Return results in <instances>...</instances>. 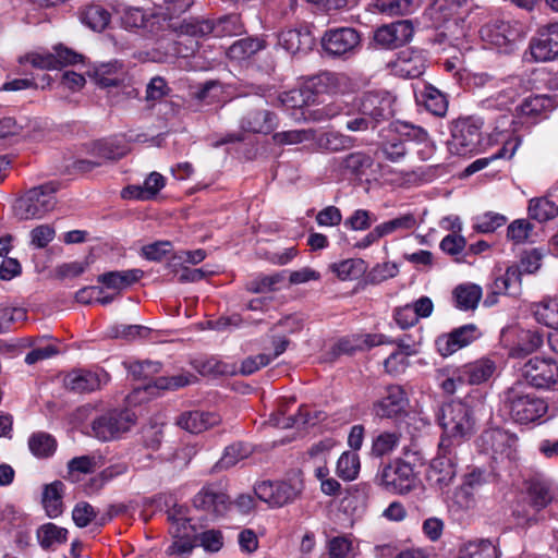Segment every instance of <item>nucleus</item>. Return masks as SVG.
<instances>
[{
	"label": "nucleus",
	"mask_w": 558,
	"mask_h": 558,
	"mask_svg": "<svg viewBox=\"0 0 558 558\" xmlns=\"http://www.w3.org/2000/svg\"><path fill=\"white\" fill-rule=\"evenodd\" d=\"M136 416L130 409H114L96 417L92 424L94 436L101 441L119 438L135 424Z\"/></svg>",
	"instance_id": "obj_8"
},
{
	"label": "nucleus",
	"mask_w": 558,
	"mask_h": 558,
	"mask_svg": "<svg viewBox=\"0 0 558 558\" xmlns=\"http://www.w3.org/2000/svg\"><path fill=\"white\" fill-rule=\"evenodd\" d=\"M252 450L250 446L243 442H234L226 447L225 452L216 466L219 469H228L235 465L240 460L247 458Z\"/></svg>",
	"instance_id": "obj_50"
},
{
	"label": "nucleus",
	"mask_w": 558,
	"mask_h": 558,
	"mask_svg": "<svg viewBox=\"0 0 558 558\" xmlns=\"http://www.w3.org/2000/svg\"><path fill=\"white\" fill-rule=\"evenodd\" d=\"M529 215L539 222L547 221L558 215V206L546 197L533 198L529 204Z\"/></svg>",
	"instance_id": "obj_48"
},
{
	"label": "nucleus",
	"mask_w": 558,
	"mask_h": 558,
	"mask_svg": "<svg viewBox=\"0 0 558 558\" xmlns=\"http://www.w3.org/2000/svg\"><path fill=\"white\" fill-rule=\"evenodd\" d=\"M315 39L308 29L291 28L279 33L278 45L291 54L306 53L312 50Z\"/></svg>",
	"instance_id": "obj_27"
},
{
	"label": "nucleus",
	"mask_w": 558,
	"mask_h": 558,
	"mask_svg": "<svg viewBox=\"0 0 558 558\" xmlns=\"http://www.w3.org/2000/svg\"><path fill=\"white\" fill-rule=\"evenodd\" d=\"M535 319L553 329H558V300L549 299L535 305Z\"/></svg>",
	"instance_id": "obj_47"
},
{
	"label": "nucleus",
	"mask_w": 558,
	"mask_h": 558,
	"mask_svg": "<svg viewBox=\"0 0 558 558\" xmlns=\"http://www.w3.org/2000/svg\"><path fill=\"white\" fill-rule=\"evenodd\" d=\"M361 469L360 457L354 451H344L337 461L336 474L343 481H354Z\"/></svg>",
	"instance_id": "obj_45"
},
{
	"label": "nucleus",
	"mask_w": 558,
	"mask_h": 558,
	"mask_svg": "<svg viewBox=\"0 0 558 558\" xmlns=\"http://www.w3.org/2000/svg\"><path fill=\"white\" fill-rule=\"evenodd\" d=\"M548 411L545 399L535 392L527 391L521 383L507 388L499 395L497 414L504 418H511L519 424L539 422Z\"/></svg>",
	"instance_id": "obj_2"
},
{
	"label": "nucleus",
	"mask_w": 558,
	"mask_h": 558,
	"mask_svg": "<svg viewBox=\"0 0 558 558\" xmlns=\"http://www.w3.org/2000/svg\"><path fill=\"white\" fill-rule=\"evenodd\" d=\"M338 165L343 173L361 179L366 175L367 170L372 168L374 159L365 151H353L341 157Z\"/></svg>",
	"instance_id": "obj_33"
},
{
	"label": "nucleus",
	"mask_w": 558,
	"mask_h": 558,
	"mask_svg": "<svg viewBox=\"0 0 558 558\" xmlns=\"http://www.w3.org/2000/svg\"><path fill=\"white\" fill-rule=\"evenodd\" d=\"M213 33L216 37L239 36L245 32L240 14L231 13L211 20Z\"/></svg>",
	"instance_id": "obj_43"
},
{
	"label": "nucleus",
	"mask_w": 558,
	"mask_h": 558,
	"mask_svg": "<svg viewBox=\"0 0 558 558\" xmlns=\"http://www.w3.org/2000/svg\"><path fill=\"white\" fill-rule=\"evenodd\" d=\"M413 32L411 21L399 20L377 27L374 32L373 40L381 49L392 50L409 43Z\"/></svg>",
	"instance_id": "obj_16"
},
{
	"label": "nucleus",
	"mask_w": 558,
	"mask_h": 558,
	"mask_svg": "<svg viewBox=\"0 0 558 558\" xmlns=\"http://www.w3.org/2000/svg\"><path fill=\"white\" fill-rule=\"evenodd\" d=\"M330 268L340 280H353L363 276L367 266L362 258H349L331 264Z\"/></svg>",
	"instance_id": "obj_44"
},
{
	"label": "nucleus",
	"mask_w": 558,
	"mask_h": 558,
	"mask_svg": "<svg viewBox=\"0 0 558 558\" xmlns=\"http://www.w3.org/2000/svg\"><path fill=\"white\" fill-rule=\"evenodd\" d=\"M193 366L203 376L229 374L228 365L213 357L207 360H196L193 362Z\"/></svg>",
	"instance_id": "obj_60"
},
{
	"label": "nucleus",
	"mask_w": 558,
	"mask_h": 558,
	"mask_svg": "<svg viewBox=\"0 0 558 558\" xmlns=\"http://www.w3.org/2000/svg\"><path fill=\"white\" fill-rule=\"evenodd\" d=\"M58 190L59 184L56 182H48L31 189L15 201L13 206L15 216L21 220L40 219L54 208V193Z\"/></svg>",
	"instance_id": "obj_4"
},
{
	"label": "nucleus",
	"mask_w": 558,
	"mask_h": 558,
	"mask_svg": "<svg viewBox=\"0 0 558 558\" xmlns=\"http://www.w3.org/2000/svg\"><path fill=\"white\" fill-rule=\"evenodd\" d=\"M530 51L535 61L555 60L558 57V23L538 29L530 41Z\"/></svg>",
	"instance_id": "obj_18"
},
{
	"label": "nucleus",
	"mask_w": 558,
	"mask_h": 558,
	"mask_svg": "<svg viewBox=\"0 0 558 558\" xmlns=\"http://www.w3.org/2000/svg\"><path fill=\"white\" fill-rule=\"evenodd\" d=\"M409 398L402 386L397 384L384 388L383 396L372 405V412L379 418L400 420L408 415Z\"/></svg>",
	"instance_id": "obj_11"
},
{
	"label": "nucleus",
	"mask_w": 558,
	"mask_h": 558,
	"mask_svg": "<svg viewBox=\"0 0 558 558\" xmlns=\"http://www.w3.org/2000/svg\"><path fill=\"white\" fill-rule=\"evenodd\" d=\"M179 526L173 532V537L177 538L166 550L167 555H189L192 553L195 544L191 541L189 534L183 533Z\"/></svg>",
	"instance_id": "obj_57"
},
{
	"label": "nucleus",
	"mask_w": 558,
	"mask_h": 558,
	"mask_svg": "<svg viewBox=\"0 0 558 558\" xmlns=\"http://www.w3.org/2000/svg\"><path fill=\"white\" fill-rule=\"evenodd\" d=\"M488 379V359L483 357L464 365L458 373V381L469 385H481Z\"/></svg>",
	"instance_id": "obj_42"
},
{
	"label": "nucleus",
	"mask_w": 558,
	"mask_h": 558,
	"mask_svg": "<svg viewBox=\"0 0 558 558\" xmlns=\"http://www.w3.org/2000/svg\"><path fill=\"white\" fill-rule=\"evenodd\" d=\"M465 2L466 0H434L430 10L433 14H438L439 19L449 20L458 14Z\"/></svg>",
	"instance_id": "obj_61"
},
{
	"label": "nucleus",
	"mask_w": 558,
	"mask_h": 558,
	"mask_svg": "<svg viewBox=\"0 0 558 558\" xmlns=\"http://www.w3.org/2000/svg\"><path fill=\"white\" fill-rule=\"evenodd\" d=\"M173 34L178 36H190L202 38L213 33L211 20L201 16H190L180 19V15L173 16Z\"/></svg>",
	"instance_id": "obj_29"
},
{
	"label": "nucleus",
	"mask_w": 558,
	"mask_h": 558,
	"mask_svg": "<svg viewBox=\"0 0 558 558\" xmlns=\"http://www.w3.org/2000/svg\"><path fill=\"white\" fill-rule=\"evenodd\" d=\"M93 77L96 84L101 88L119 87L124 81L122 64L117 61L101 64L95 69Z\"/></svg>",
	"instance_id": "obj_39"
},
{
	"label": "nucleus",
	"mask_w": 558,
	"mask_h": 558,
	"mask_svg": "<svg viewBox=\"0 0 558 558\" xmlns=\"http://www.w3.org/2000/svg\"><path fill=\"white\" fill-rule=\"evenodd\" d=\"M518 437L500 428H490V447L494 451L493 460L507 469L517 459Z\"/></svg>",
	"instance_id": "obj_22"
},
{
	"label": "nucleus",
	"mask_w": 558,
	"mask_h": 558,
	"mask_svg": "<svg viewBox=\"0 0 558 558\" xmlns=\"http://www.w3.org/2000/svg\"><path fill=\"white\" fill-rule=\"evenodd\" d=\"M37 539L45 550H54L58 545L68 541V530L53 523H46L38 527Z\"/></svg>",
	"instance_id": "obj_41"
},
{
	"label": "nucleus",
	"mask_w": 558,
	"mask_h": 558,
	"mask_svg": "<svg viewBox=\"0 0 558 558\" xmlns=\"http://www.w3.org/2000/svg\"><path fill=\"white\" fill-rule=\"evenodd\" d=\"M361 41V34L355 28L336 27L324 33L320 45L328 57L349 59L357 53Z\"/></svg>",
	"instance_id": "obj_7"
},
{
	"label": "nucleus",
	"mask_w": 558,
	"mask_h": 558,
	"mask_svg": "<svg viewBox=\"0 0 558 558\" xmlns=\"http://www.w3.org/2000/svg\"><path fill=\"white\" fill-rule=\"evenodd\" d=\"M28 447L36 457L48 458L54 452L57 441L47 433H36L29 437Z\"/></svg>",
	"instance_id": "obj_49"
},
{
	"label": "nucleus",
	"mask_w": 558,
	"mask_h": 558,
	"mask_svg": "<svg viewBox=\"0 0 558 558\" xmlns=\"http://www.w3.org/2000/svg\"><path fill=\"white\" fill-rule=\"evenodd\" d=\"M526 499L536 511L547 507L553 500L550 484L543 477L534 476L524 483Z\"/></svg>",
	"instance_id": "obj_30"
},
{
	"label": "nucleus",
	"mask_w": 558,
	"mask_h": 558,
	"mask_svg": "<svg viewBox=\"0 0 558 558\" xmlns=\"http://www.w3.org/2000/svg\"><path fill=\"white\" fill-rule=\"evenodd\" d=\"M53 58L57 61L56 62V69H60L66 65H73L78 62H82L84 57L83 54L74 51L73 49L62 45L58 44L53 46Z\"/></svg>",
	"instance_id": "obj_58"
},
{
	"label": "nucleus",
	"mask_w": 558,
	"mask_h": 558,
	"mask_svg": "<svg viewBox=\"0 0 558 558\" xmlns=\"http://www.w3.org/2000/svg\"><path fill=\"white\" fill-rule=\"evenodd\" d=\"M149 333V328L142 325H114L110 327L108 336L114 339L134 340L144 338Z\"/></svg>",
	"instance_id": "obj_54"
},
{
	"label": "nucleus",
	"mask_w": 558,
	"mask_h": 558,
	"mask_svg": "<svg viewBox=\"0 0 558 558\" xmlns=\"http://www.w3.org/2000/svg\"><path fill=\"white\" fill-rule=\"evenodd\" d=\"M514 117L513 114L502 113L495 118L496 125L494 132L497 135L507 134V138L502 142V146L490 155V161L504 158L510 159L514 155L520 144L517 137H512Z\"/></svg>",
	"instance_id": "obj_26"
},
{
	"label": "nucleus",
	"mask_w": 558,
	"mask_h": 558,
	"mask_svg": "<svg viewBox=\"0 0 558 558\" xmlns=\"http://www.w3.org/2000/svg\"><path fill=\"white\" fill-rule=\"evenodd\" d=\"M501 344L512 357H523L536 351L543 343V336L536 330L507 327L500 332Z\"/></svg>",
	"instance_id": "obj_13"
},
{
	"label": "nucleus",
	"mask_w": 558,
	"mask_h": 558,
	"mask_svg": "<svg viewBox=\"0 0 558 558\" xmlns=\"http://www.w3.org/2000/svg\"><path fill=\"white\" fill-rule=\"evenodd\" d=\"M144 276L141 269H129L122 271H108L98 276L97 281L108 289L124 290Z\"/></svg>",
	"instance_id": "obj_35"
},
{
	"label": "nucleus",
	"mask_w": 558,
	"mask_h": 558,
	"mask_svg": "<svg viewBox=\"0 0 558 558\" xmlns=\"http://www.w3.org/2000/svg\"><path fill=\"white\" fill-rule=\"evenodd\" d=\"M483 296V290L475 283H460L452 290V301L460 311H474Z\"/></svg>",
	"instance_id": "obj_31"
},
{
	"label": "nucleus",
	"mask_w": 558,
	"mask_h": 558,
	"mask_svg": "<svg viewBox=\"0 0 558 558\" xmlns=\"http://www.w3.org/2000/svg\"><path fill=\"white\" fill-rule=\"evenodd\" d=\"M72 519L76 526L85 527L96 519V511L90 504L81 501L75 505L72 511Z\"/></svg>",
	"instance_id": "obj_64"
},
{
	"label": "nucleus",
	"mask_w": 558,
	"mask_h": 558,
	"mask_svg": "<svg viewBox=\"0 0 558 558\" xmlns=\"http://www.w3.org/2000/svg\"><path fill=\"white\" fill-rule=\"evenodd\" d=\"M523 36L524 27L518 21L495 17L490 23V49L495 48L499 53H512Z\"/></svg>",
	"instance_id": "obj_12"
},
{
	"label": "nucleus",
	"mask_w": 558,
	"mask_h": 558,
	"mask_svg": "<svg viewBox=\"0 0 558 558\" xmlns=\"http://www.w3.org/2000/svg\"><path fill=\"white\" fill-rule=\"evenodd\" d=\"M393 98L387 92H368L357 101L359 112L377 128L393 117Z\"/></svg>",
	"instance_id": "obj_14"
},
{
	"label": "nucleus",
	"mask_w": 558,
	"mask_h": 558,
	"mask_svg": "<svg viewBox=\"0 0 558 558\" xmlns=\"http://www.w3.org/2000/svg\"><path fill=\"white\" fill-rule=\"evenodd\" d=\"M521 371L525 381L535 388H549L558 383V362L553 359H531Z\"/></svg>",
	"instance_id": "obj_15"
},
{
	"label": "nucleus",
	"mask_w": 558,
	"mask_h": 558,
	"mask_svg": "<svg viewBox=\"0 0 558 558\" xmlns=\"http://www.w3.org/2000/svg\"><path fill=\"white\" fill-rule=\"evenodd\" d=\"M124 366L134 380H148L161 369L160 362L148 360L124 363Z\"/></svg>",
	"instance_id": "obj_51"
},
{
	"label": "nucleus",
	"mask_w": 558,
	"mask_h": 558,
	"mask_svg": "<svg viewBox=\"0 0 558 558\" xmlns=\"http://www.w3.org/2000/svg\"><path fill=\"white\" fill-rule=\"evenodd\" d=\"M165 186V178L158 172H151L143 185H128L121 192L124 199L150 201Z\"/></svg>",
	"instance_id": "obj_28"
},
{
	"label": "nucleus",
	"mask_w": 558,
	"mask_h": 558,
	"mask_svg": "<svg viewBox=\"0 0 558 558\" xmlns=\"http://www.w3.org/2000/svg\"><path fill=\"white\" fill-rule=\"evenodd\" d=\"M196 377L192 374H178L172 376H160L154 379V388L160 390H175L193 383Z\"/></svg>",
	"instance_id": "obj_55"
},
{
	"label": "nucleus",
	"mask_w": 558,
	"mask_h": 558,
	"mask_svg": "<svg viewBox=\"0 0 558 558\" xmlns=\"http://www.w3.org/2000/svg\"><path fill=\"white\" fill-rule=\"evenodd\" d=\"M494 94L490 99H494L496 107L501 110L509 104H512L522 89V80L519 76H509L500 80L494 85Z\"/></svg>",
	"instance_id": "obj_34"
},
{
	"label": "nucleus",
	"mask_w": 558,
	"mask_h": 558,
	"mask_svg": "<svg viewBox=\"0 0 558 558\" xmlns=\"http://www.w3.org/2000/svg\"><path fill=\"white\" fill-rule=\"evenodd\" d=\"M401 435L396 432H384L374 438L372 445V454L383 457L391 452L400 440Z\"/></svg>",
	"instance_id": "obj_53"
},
{
	"label": "nucleus",
	"mask_w": 558,
	"mask_h": 558,
	"mask_svg": "<svg viewBox=\"0 0 558 558\" xmlns=\"http://www.w3.org/2000/svg\"><path fill=\"white\" fill-rule=\"evenodd\" d=\"M308 94H344L351 85L348 75L331 71H322L306 81Z\"/></svg>",
	"instance_id": "obj_19"
},
{
	"label": "nucleus",
	"mask_w": 558,
	"mask_h": 558,
	"mask_svg": "<svg viewBox=\"0 0 558 558\" xmlns=\"http://www.w3.org/2000/svg\"><path fill=\"white\" fill-rule=\"evenodd\" d=\"M87 153L104 160L117 161L128 154V147L114 138H102L87 145Z\"/></svg>",
	"instance_id": "obj_32"
},
{
	"label": "nucleus",
	"mask_w": 558,
	"mask_h": 558,
	"mask_svg": "<svg viewBox=\"0 0 558 558\" xmlns=\"http://www.w3.org/2000/svg\"><path fill=\"white\" fill-rule=\"evenodd\" d=\"M481 336L477 326L468 324L459 328H454L448 335L438 337L436 345L438 352L442 356H448L456 351L469 345Z\"/></svg>",
	"instance_id": "obj_21"
},
{
	"label": "nucleus",
	"mask_w": 558,
	"mask_h": 558,
	"mask_svg": "<svg viewBox=\"0 0 558 558\" xmlns=\"http://www.w3.org/2000/svg\"><path fill=\"white\" fill-rule=\"evenodd\" d=\"M220 423L219 414L199 410L182 412L177 418V425L191 434L203 433Z\"/></svg>",
	"instance_id": "obj_25"
},
{
	"label": "nucleus",
	"mask_w": 558,
	"mask_h": 558,
	"mask_svg": "<svg viewBox=\"0 0 558 558\" xmlns=\"http://www.w3.org/2000/svg\"><path fill=\"white\" fill-rule=\"evenodd\" d=\"M376 480L387 490L403 495L414 489L416 475L411 463L397 459L385 465Z\"/></svg>",
	"instance_id": "obj_9"
},
{
	"label": "nucleus",
	"mask_w": 558,
	"mask_h": 558,
	"mask_svg": "<svg viewBox=\"0 0 558 558\" xmlns=\"http://www.w3.org/2000/svg\"><path fill=\"white\" fill-rule=\"evenodd\" d=\"M193 507L197 510L210 513L214 517H222L229 509L230 498L215 483L207 484L193 497Z\"/></svg>",
	"instance_id": "obj_17"
},
{
	"label": "nucleus",
	"mask_w": 558,
	"mask_h": 558,
	"mask_svg": "<svg viewBox=\"0 0 558 558\" xmlns=\"http://www.w3.org/2000/svg\"><path fill=\"white\" fill-rule=\"evenodd\" d=\"M425 108L435 116L442 117L448 109L446 96L436 87L427 85L422 92Z\"/></svg>",
	"instance_id": "obj_46"
},
{
	"label": "nucleus",
	"mask_w": 558,
	"mask_h": 558,
	"mask_svg": "<svg viewBox=\"0 0 558 558\" xmlns=\"http://www.w3.org/2000/svg\"><path fill=\"white\" fill-rule=\"evenodd\" d=\"M135 14L141 19V26L157 38H163L167 33H173V16H169L165 12L153 14L146 19L143 12L136 9Z\"/></svg>",
	"instance_id": "obj_36"
},
{
	"label": "nucleus",
	"mask_w": 558,
	"mask_h": 558,
	"mask_svg": "<svg viewBox=\"0 0 558 558\" xmlns=\"http://www.w3.org/2000/svg\"><path fill=\"white\" fill-rule=\"evenodd\" d=\"M266 47L264 39L258 37H245L234 41L228 49L227 54L232 60H245L253 57Z\"/></svg>",
	"instance_id": "obj_40"
},
{
	"label": "nucleus",
	"mask_w": 558,
	"mask_h": 558,
	"mask_svg": "<svg viewBox=\"0 0 558 558\" xmlns=\"http://www.w3.org/2000/svg\"><path fill=\"white\" fill-rule=\"evenodd\" d=\"M399 269L395 263H383L376 265L367 275V282L372 284L380 283L389 278H393L398 275Z\"/></svg>",
	"instance_id": "obj_62"
},
{
	"label": "nucleus",
	"mask_w": 558,
	"mask_h": 558,
	"mask_svg": "<svg viewBox=\"0 0 558 558\" xmlns=\"http://www.w3.org/2000/svg\"><path fill=\"white\" fill-rule=\"evenodd\" d=\"M109 379L107 373L92 372L88 369H73L64 376V387L75 393L92 392L106 384Z\"/></svg>",
	"instance_id": "obj_23"
},
{
	"label": "nucleus",
	"mask_w": 558,
	"mask_h": 558,
	"mask_svg": "<svg viewBox=\"0 0 558 558\" xmlns=\"http://www.w3.org/2000/svg\"><path fill=\"white\" fill-rule=\"evenodd\" d=\"M350 137L336 132H327L319 138L320 147L329 151H340L351 145Z\"/></svg>",
	"instance_id": "obj_63"
},
{
	"label": "nucleus",
	"mask_w": 558,
	"mask_h": 558,
	"mask_svg": "<svg viewBox=\"0 0 558 558\" xmlns=\"http://www.w3.org/2000/svg\"><path fill=\"white\" fill-rule=\"evenodd\" d=\"M206 551L217 553L223 546V536L219 530H207L194 536Z\"/></svg>",
	"instance_id": "obj_59"
},
{
	"label": "nucleus",
	"mask_w": 558,
	"mask_h": 558,
	"mask_svg": "<svg viewBox=\"0 0 558 558\" xmlns=\"http://www.w3.org/2000/svg\"><path fill=\"white\" fill-rule=\"evenodd\" d=\"M221 110L239 117V128L242 132L253 134H269L277 126V116L265 108V101L259 96L238 97L221 106Z\"/></svg>",
	"instance_id": "obj_3"
},
{
	"label": "nucleus",
	"mask_w": 558,
	"mask_h": 558,
	"mask_svg": "<svg viewBox=\"0 0 558 558\" xmlns=\"http://www.w3.org/2000/svg\"><path fill=\"white\" fill-rule=\"evenodd\" d=\"M483 124L473 117L454 121L450 129L451 138L447 142L449 151L458 156L478 151Z\"/></svg>",
	"instance_id": "obj_6"
},
{
	"label": "nucleus",
	"mask_w": 558,
	"mask_h": 558,
	"mask_svg": "<svg viewBox=\"0 0 558 558\" xmlns=\"http://www.w3.org/2000/svg\"><path fill=\"white\" fill-rule=\"evenodd\" d=\"M63 492L64 484L61 481H54L46 484L43 490V505L46 513L50 518L59 517L63 511Z\"/></svg>",
	"instance_id": "obj_38"
},
{
	"label": "nucleus",
	"mask_w": 558,
	"mask_h": 558,
	"mask_svg": "<svg viewBox=\"0 0 558 558\" xmlns=\"http://www.w3.org/2000/svg\"><path fill=\"white\" fill-rule=\"evenodd\" d=\"M20 64L29 63L39 70H56V60L52 52H28L17 59Z\"/></svg>",
	"instance_id": "obj_56"
},
{
	"label": "nucleus",
	"mask_w": 558,
	"mask_h": 558,
	"mask_svg": "<svg viewBox=\"0 0 558 558\" xmlns=\"http://www.w3.org/2000/svg\"><path fill=\"white\" fill-rule=\"evenodd\" d=\"M554 108V101L549 96L535 95L526 97L515 108V118L521 124H536L545 119Z\"/></svg>",
	"instance_id": "obj_20"
},
{
	"label": "nucleus",
	"mask_w": 558,
	"mask_h": 558,
	"mask_svg": "<svg viewBox=\"0 0 558 558\" xmlns=\"http://www.w3.org/2000/svg\"><path fill=\"white\" fill-rule=\"evenodd\" d=\"M487 483V473L483 468L473 466L464 475L463 483L457 493L459 502L471 508L475 504V497L484 489Z\"/></svg>",
	"instance_id": "obj_24"
},
{
	"label": "nucleus",
	"mask_w": 558,
	"mask_h": 558,
	"mask_svg": "<svg viewBox=\"0 0 558 558\" xmlns=\"http://www.w3.org/2000/svg\"><path fill=\"white\" fill-rule=\"evenodd\" d=\"M454 446L447 444V440H440L438 453L430 461L427 471V480L439 488L449 486L457 475V456Z\"/></svg>",
	"instance_id": "obj_10"
},
{
	"label": "nucleus",
	"mask_w": 558,
	"mask_h": 558,
	"mask_svg": "<svg viewBox=\"0 0 558 558\" xmlns=\"http://www.w3.org/2000/svg\"><path fill=\"white\" fill-rule=\"evenodd\" d=\"M110 13L100 4L90 3L78 12L80 21L95 32L104 31L110 22Z\"/></svg>",
	"instance_id": "obj_37"
},
{
	"label": "nucleus",
	"mask_w": 558,
	"mask_h": 558,
	"mask_svg": "<svg viewBox=\"0 0 558 558\" xmlns=\"http://www.w3.org/2000/svg\"><path fill=\"white\" fill-rule=\"evenodd\" d=\"M485 397L486 391L476 388L469 392L466 402L452 400L442 403L435 414L436 421L442 429L440 440H447V444L454 446V441L459 442L465 436L471 435L475 425L471 408L476 403L484 407Z\"/></svg>",
	"instance_id": "obj_1"
},
{
	"label": "nucleus",
	"mask_w": 558,
	"mask_h": 558,
	"mask_svg": "<svg viewBox=\"0 0 558 558\" xmlns=\"http://www.w3.org/2000/svg\"><path fill=\"white\" fill-rule=\"evenodd\" d=\"M304 483L302 472L293 473L288 481L262 482L254 488L255 495L272 507H282L294 501L302 493Z\"/></svg>",
	"instance_id": "obj_5"
},
{
	"label": "nucleus",
	"mask_w": 558,
	"mask_h": 558,
	"mask_svg": "<svg viewBox=\"0 0 558 558\" xmlns=\"http://www.w3.org/2000/svg\"><path fill=\"white\" fill-rule=\"evenodd\" d=\"M376 221L377 217L374 213L366 209H356L343 221V226L352 231H365Z\"/></svg>",
	"instance_id": "obj_52"
}]
</instances>
